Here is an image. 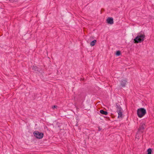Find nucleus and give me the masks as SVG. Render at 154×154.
I'll list each match as a JSON object with an SVG mask.
<instances>
[{
    "label": "nucleus",
    "mask_w": 154,
    "mask_h": 154,
    "mask_svg": "<svg viewBox=\"0 0 154 154\" xmlns=\"http://www.w3.org/2000/svg\"><path fill=\"white\" fill-rule=\"evenodd\" d=\"M96 42L97 41L96 40H94L91 42L90 43V45L91 46H93L95 45V44L96 43Z\"/></svg>",
    "instance_id": "nucleus-9"
},
{
    "label": "nucleus",
    "mask_w": 154,
    "mask_h": 154,
    "mask_svg": "<svg viewBox=\"0 0 154 154\" xmlns=\"http://www.w3.org/2000/svg\"><path fill=\"white\" fill-rule=\"evenodd\" d=\"M145 35L144 33H138L137 36L134 39V43H141L143 42L145 38Z\"/></svg>",
    "instance_id": "nucleus-1"
},
{
    "label": "nucleus",
    "mask_w": 154,
    "mask_h": 154,
    "mask_svg": "<svg viewBox=\"0 0 154 154\" xmlns=\"http://www.w3.org/2000/svg\"><path fill=\"white\" fill-rule=\"evenodd\" d=\"M121 53L119 51H118L116 52V55L117 56H119L120 55Z\"/></svg>",
    "instance_id": "nucleus-11"
},
{
    "label": "nucleus",
    "mask_w": 154,
    "mask_h": 154,
    "mask_svg": "<svg viewBox=\"0 0 154 154\" xmlns=\"http://www.w3.org/2000/svg\"><path fill=\"white\" fill-rule=\"evenodd\" d=\"M57 106H55V105H54V106H52V108L53 109H54V108H57Z\"/></svg>",
    "instance_id": "nucleus-12"
},
{
    "label": "nucleus",
    "mask_w": 154,
    "mask_h": 154,
    "mask_svg": "<svg viewBox=\"0 0 154 154\" xmlns=\"http://www.w3.org/2000/svg\"><path fill=\"white\" fill-rule=\"evenodd\" d=\"M33 134L35 137L38 139H41L43 138L44 134L43 133L39 132L36 131L34 132Z\"/></svg>",
    "instance_id": "nucleus-4"
},
{
    "label": "nucleus",
    "mask_w": 154,
    "mask_h": 154,
    "mask_svg": "<svg viewBox=\"0 0 154 154\" xmlns=\"http://www.w3.org/2000/svg\"><path fill=\"white\" fill-rule=\"evenodd\" d=\"M116 108L118 114V118L122 119L123 117L122 109L121 106L118 104H116Z\"/></svg>",
    "instance_id": "nucleus-3"
},
{
    "label": "nucleus",
    "mask_w": 154,
    "mask_h": 154,
    "mask_svg": "<svg viewBox=\"0 0 154 154\" xmlns=\"http://www.w3.org/2000/svg\"><path fill=\"white\" fill-rule=\"evenodd\" d=\"M127 81L125 80H123L122 81L121 83V85L123 87H125Z\"/></svg>",
    "instance_id": "nucleus-7"
},
{
    "label": "nucleus",
    "mask_w": 154,
    "mask_h": 154,
    "mask_svg": "<svg viewBox=\"0 0 154 154\" xmlns=\"http://www.w3.org/2000/svg\"><path fill=\"white\" fill-rule=\"evenodd\" d=\"M100 112L102 114L105 115H107L108 114V112L106 111H104L103 110H101L100 111Z\"/></svg>",
    "instance_id": "nucleus-8"
},
{
    "label": "nucleus",
    "mask_w": 154,
    "mask_h": 154,
    "mask_svg": "<svg viewBox=\"0 0 154 154\" xmlns=\"http://www.w3.org/2000/svg\"><path fill=\"white\" fill-rule=\"evenodd\" d=\"M146 113V111L144 108L138 109L137 110V115L139 117L142 118L144 116Z\"/></svg>",
    "instance_id": "nucleus-2"
},
{
    "label": "nucleus",
    "mask_w": 154,
    "mask_h": 154,
    "mask_svg": "<svg viewBox=\"0 0 154 154\" xmlns=\"http://www.w3.org/2000/svg\"><path fill=\"white\" fill-rule=\"evenodd\" d=\"M147 154H151L152 149L151 148H149L147 150Z\"/></svg>",
    "instance_id": "nucleus-10"
},
{
    "label": "nucleus",
    "mask_w": 154,
    "mask_h": 154,
    "mask_svg": "<svg viewBox=\"0 0 154 154\" xmlns=\"http://www.w3.org/2000/svg\"><path fill=\"white\" fill-rule=\"evenodd\" d=\"M145 125L144 123H141L140 126L139 128V131L141 132H143L145 128Z\"/></svg>",
    "instance_id": "nucleus-5"
},
{
    "label": "nucleus",
    "mask_w": 154,
    "mask_h": 154,
    "mask_svg": "<svg viewBox=\"0 0 154 154\" xmlns=\"http://www.w3.org/2000/svg\"><path fill=\"white\" fill-rule=\"evenodd\" d=\"M108 23L110 24H112L113 23V19L112 18L109 17L107 20Z\"/></svg>",
    "instance_id": "nucleus-6"
}]
</instances>
